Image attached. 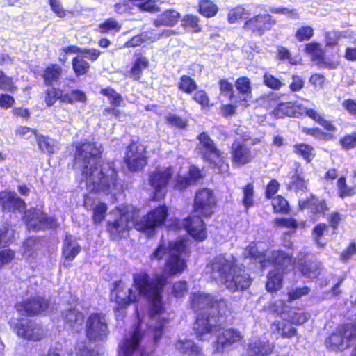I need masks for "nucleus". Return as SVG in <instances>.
Wrapping results in <instances>:
<instances>
[{"instance_id": "obj_1", "label": "nucleus", "mask_w": 356, "mask_h": 356, "mask_svg": "<svg viewBox=\"0 0 356 356\" xmlns=\"http://www.w3.org/2000/svg\"><path fill=\"white\" fill-rule=\"evenodd\" d=\"M191 254L190 247L185 238L170 241L167 245L164 243H159L149 255V259L159 261L166 255L164 273H156L152 277L145 270L134 273L132 285L138 291V295L130 288L124 298L120 296L124 288L122 282H115L114 302L117 305L114 308L115 312L124 310L131 303L138 302V296H140L149 302V318L163 314L165 312L163 293L168 283V277L179 276L186 270Z\"/></svg>"}, {"instance_id": "obj_2", "label": "nucleus", "mask_w": 356, "mask_h": 356, "mask_svg": "<svg viewBox=\"0 0 356 356\" xmlns=\"http://www.w3.org/2000/svg\"><path fill=\"white\" fill-rule=\"evenodd\" d=\"M102 149L94 141L76 143L72 161L73 168H79L81 180L93 193L106 195L118 189L120 184L118 170L112 162L100 163Z\"/></svg>"}, {"instance_id": "obj_3", "label": "nucleus", "mask_w": 356, "mask_h": 356, "mask_svg": "<svg viewBox=\"0 0 356 356\" xmlns=\"http://www.w3.org/2000/svg\"><path fill=\"white\" fill-rule=\"evenodd\" d=\"M213 273H218L225 287L232 291H244L250 287L252 279L242 264L232 257L227 259L224 255L215 257L211 262Z\"/></svg>"}, {"instance_id": "obj_4", "label": "nucleus", "mask_w": 356, "mask_h": 356, "mask_svg": "<svg viewBox=\"0 0 356 356\" xmlns=\"http://www.w3.org/2000/svg\"><path fill=\"white\" fill-rule=\"evenodd\" d=\"M213 305V296L205 293H193L191 296L190 306L191 309L197 314L193 323V331L197 338L202 340L203 337L211 334L218 327L212 319L216 316L208 312L212 309ZM216 322V321H214Z\"/></svg>"}, {"instance_id": "obj_5", "label": "nucleus", "mask_w": 356, "mask_h": 356, "mask_svg": "<svg viewBox=\"0 0 356 356\" xmlns=\"http://www.w3.org/2000/svg\"><path fill=\"white\" fill-rule=\"evenodd\" d=\"M120 216L113 220H109L106 223V231L111 240H120L127 235L131 229L129 222L134 223L139 216L140 209L132 205H123L118 208Z\"/></svg>"}, {"instance_id": "obj_6", "label": "nucleus", "mask_w": 356, "mask_h": 356, "mask_svg": "<svg viewBox=\"0 0 356 356\" xmlns=\"http://www.w3.org/2000/svg\"><path fill=\"white\" fill-rule=\"evenodd\" d=\"M356 340V323L346 322L339 325L325 340L330 351L342 352L348 349Z\"/></svg>"}, {"instance_id": "obj_7", "label": "nucleus", "mask_w": 356, "mask_h": 356, "mask_svg": "<svg viewBox=\"0 0 356 356\" xmlns=\"http://www.w3.org/2000/svg\"><path fill=\"white\" fill-rule=\"evenodd\" d=\"M169 216V207L165 204L159 205L149 211L140 219L135 220L134 229L146 234L148 236H154L157 228L165 225Z\"/></svg>"}, {"instance_id": "obj_8", "label": "nucleus", "mask_w": 356, "mask_h": 356, "mask_svg": "<svg viewBox=\"0 0 356 356\" xmlns=\"http://www.w3.org/2000/svg\"><path fill=\"white\" fill-rule=\"evenodd\" d=\"M204 151L202 156L211 168L218 170L219 173H224L229 170V166L226 161L223 152L219 150L214 141L206 132H201L197 137Z\"/></svg>"}, {"instance_id": "obj_9", "label": "nucleus", "mask_w": 356, "mask_h": 356, "mask_svg": "<svg viewBox=\"0 0 356 356\" xmlns=\"http://www.w3.org/2000/svg\"><path fill=\"white\" fill-rule=\"evenodd\" d=\"M217 207L218 200L213 190L204 187L196 191L192 205V213L209 219L215 214Z\"/></svg>"}, {"instance_id": "obj_10", "label": "nucleus", "mask_w": 356, "mask_h": 356, "mask_svg": "<svg viewBox=\"0 0 356 356\" xmlns=\"http://www.w3.org/2000/svg\"><path fill=\"white\" fill-rule=\"evenodd\" d=\"M276 24V19L270 14L259 13L245 19L242 29L250 38H261L270 31Z\"/></svg>"}, {"instance_id": "obj_11", "label": "nucleus", "mask_w": 356, "mask_h": 356, "mask_svg": "<svg viewBox=\"0 0 356 356\" xmlns=\"http://www.w3.org/2000/svg\"><path fill=\"white\" fill-rule=\"evenodd\" d=\"M109 334L108 325L106 314L92 312L88 315L86 321L85 335L90 341H102Z\"/></svg>"}, {"instance_id": "obj_12", "label": "nucleus", "mask_w": 356, "mask_h": 356, "mask_svg": "<svg viewBox=\"0 0 356 356\" xmlns=\"http://www.w3.org/2000/svg\"><path fill=\"white\" fill-rule=\"evenodd\" d=\"M13 331L17 337L29 341L39 342L47 337V330L43 325L31 318H19Z\"/></svg>"}, {"instance_id": "obj_13", "label": "nucleus", "mask_w": 356, "mask_h": 356, "mask_svg": "<svg viewBox=\"0 0 356 356\" xmlns=\"http://www.w3.org/2000/svg\"><path fill=\"white\" fill-rule=\"evenodd\" d=\"M123 161L130 172L143 171L148 162L145 147L138 142L131 140L125 148Z\"/></svg>"}, {"instance_id": "obj_14", "label": "nucleus", "mask_w": 356, "mask_h": 356, "mask_svg": "<svg viewBox=\"0 0 356 356\" xmlns=\"http://www.w3.org/2000/svg\"><path fill=\"white\" fill-rule=\"evenodd\" d=\"M50 305L44 296H30L15 304L14 308L22 316L37 317L45 314Z\"/></svg>"}, {"instance_id": "obj_15", "label": "nucleus", "mask_w": 356, "mask_h": 356, "mask_svg": "<svg viewBox=\"0 0 356 356\" xmlns=\"http://www.w3.org/2000/svg\"><path fill=\"white\" fill-rule=\"evenodd\" d=\"M280 95L270 92L266 95L265 102L267 106L270 107L273 104H276L275 107L270 112V115L275 118H284L286 117L300 118L302 115L301 111L302 106L301 105H296L292 102H278Z\"/></svg>"}, {"instance_id": "obj_16", "label": "nucleus", "mask_w": 356, "mask_h": 356, "mask_svg": "<svg viewBox=\"0 0 356 356\" xmlns=\"http://www.w3.org/2000/svg\"><path fill=\"white\" fill-rule=\"evenodd\" d=\"M204 219L205 218L199 214L192 213L185 218L183 221L184 230L197 242L204 241L208 236Z\"/></svg>"}, {"instance_id": "obj_17", "label": "nucleus", "mask_w": 356, "mask_h": 356, "mask_svg": "<svg viewBox=\"0 0 356 356\" xmlns=\"http://www.w3.org/2000/svg\"><path fill=\"white\" fill-rule=\"evenodd\" d=\"M243 337L241 332L235 328L224 329L217 335L213 343L214 352L223 353L229 351L235 343H239Z\"/></svg>"}, {"instance_id": "obj_18", "label": "nucleus", "mask_w": 356, "mask_h": 356, "mask_svg": "<svg viewBox=\"0 0 356 356\" xmlns=\"http://www.w3.org/2000/svg\"><path fill=\"white\" fill-rule=\"evenodd\" d=\"M298 208L301 211L308 209L315 219L325 216L330 210L327 200L324 198H319L313 193L305 199L300 200Z\"/></svg>"}, {"instance_id": "obj_19", "label": "nucleus", "mask_w": 356, "mask_h": 356, "mask_svg": "<svg viewBox=\"0 0 356 356\" xmlns=\"http://www.w3.org/2000/svg\"><path fill=\"white\" fill-rule=\"evenodd\" d=\"M328 225L325 222H319L316 224L312 229V234L314 242L321 248L325 246V243L322 242V238L325 232L328 230L329 227L333 230V233L336 234L337 229L343 221L341 214L339 211H332L327 216Z\"/></svg>"}, {"instance_id": "obj_20", "label": "nucleus", "mask_w": 356, "mask_h": 356, "mask_svg": "<svg viewBox=\"0 0 356 356\" xmlns=\"http://www.w3.org/2000/svg\"><path fill=\"white\" fill-rule=\"evenodd\" d=\"M0 207L4 213H23L26 208L25 201L11 191H0Z\"/></svg>"}, {"instance_id": "obj_21", "label": "nucleus", "mask_w": 356, "mask_h": 356, "mask_svg": "<svg viewBox=\"0 0 356 356\" xmlns=\"http://www.w3.org/2000/svg\"><path fill=\"white\" fill-rule=\"evenodd\" d=\"M303 51L310 56L312 61L316 62L321 67L332 70L336 69L338 66L337 62L325 60V52L321 44L316 41L306 43Z\"/></svg>"}, {"instance_id": "obj_22", "label": "nucleus", "mask_w": 356, "mask_h": 356, "mask_svg": "<svg viewBox=\"0 0 356 356\" xmlns=\"http://www.w3.org/2000/svg\"><path fill=\"white\" fill-rule=\"evenodd\" d=\"M231 159L234 165H245L252 160L251 147L244 141L236 139L230 149Z\"/></svg>"}, {"instance_id": "obj_23", "label": "nucleus", "mask_w": 356, "mask_h": 356, "mask_svg": "<svg viewBox=\"0 0 356 356\" xmlns=\"http://www.w3.org/2000/svg\"><path fill=\"white\" fill-rule=\"evenodd\" d=\"M100 94L108 98L111 105L103 110V115L114 116L115 118L120 117L121 112L118 108L123 103L122 96L110 86L102 88Z\"/></svg>"}, {"instance_id": "obj_24", "label": "nucleus", "mask_w": 356, "mask_h": 356, "mask_svg": "<svg viewBox=\"0 0 356 356\" xmlns=\"http://www.w3.org/2000/svg\"><path fill=\"white\" fill-rule=\"evenodd\" d=\"M150 63L148 58L141 53L134 54V60L129 69L126 71L124 76L133 81L140 82L143 72L149 67Z\"/></svg>"}, {"instance_id": "obj_25", "label": "nucleus", "mask_w": 356, "mask_h": 356, "mask_svg": "<svg viewBox=\"0 0 356 356\" xmlns=\"http://www.w3.org/2000/svg\"><path fill=\"white\" fill-rule=\"evenodd\" d=\"M173 169L171 166L166 168L156 167L149 175V184L150 186H165L169 184L172 179Z\"/></svg>"}, {"instance_id": "obj_26", "label": "nucleus", "mask_w": 356, "mask_h": 356, "mask_svg": "<svg viewBox=\"0 0 356 356\" xmlns=\"http://www.w3.org/2000/svg\"><path fill=\"white\" fill-rule=\"evenodd\" d=\"M62 318L65 327L77 331L84 320L83 314L76 307H70L62 312Z\"/></svg>"}, {"instance_id": "obj_27", "label": "nucleus", "mask_w": 356, "mask_h": 356, "mask_svg": "<svg viewBox=\"0 0 356 356\" xmlns=\"http://www.w3.org/2000/svg\"><path fill=\"white\" fill-rule=\"evenodd\" d=\"M298 268L303 277L313 281L320 276L323 268L319 261L305 260L298 262Z\"/></svg>"}, {"instance_id": "obj_28", "label": "nucleus", "mask_w": 356, "mask_h": 356, "mask_svg": "<svg viewBox=\"0 0 356 356\" xmlns=\"http://www.w3.org/2000/svg\"><path fill=\"white\" fill-rule=\"evenodd\" d=\"M63 75V68L57 63L47 65L40 74L43 83L47 86H51L60 82Z\"/></svg>"}, {"instance_id": "obj_29", "label": "nucleus", "mask_w": 356, "mask_h": 356, "mask_svg": "<svg viewBox=\"0 0 356 356\" xmlns=\"http://www.w3.org/2000/svg\"><path fill=\"white\" fill-rule=\"evenodd\" d=\"M273 350V346L268 341L256 340L248 344L245 356H268Z\"/></svg>"}, {"instance_id": "obj_30", "label": "nucleus", "mask_w": 356, "mask_h": 356, "mask_svg": "<svg viewBox=\"0 0 356 356\" xmlns=\"http://www.w3.org/2000/svg\"><path fill=\"white\" fill-rule=\"evenodd\" d=\"M81 247L72 238L71 235H66L62 247V257L68 261H73L80 253Z\"/></svg>"}, {"instance_id": "obj_31", "label": "nucleus", "mask_w": 356, "mask_h": 356, "mask_svg": "<svg viewBox=\"0 0 356 356\" xmlns=\"http://www.w3.org/2000/svg\"><path fill=\"white\" fill-rule=\"evenodd\" d=\"M235 87L240 95L244 96L238 102L244 106L249 105L247 97H252V83L250 79L248 76H240L235 81Z\"/></svg>"}, {"instance_id": "obj_32", "label": "nucleus", "mask_w": 356, "mask_h": 356, "mask_svg": "<svg viewBox=\"0 0 356 356\" xmlns=\"http://www.w3.org/2000/svg\"><path fill=\"white\" fill-rule=\"evenodd\" d=\"M180 14L173 9H168L161 13L154 21L155 26H174L179 22Z\"/></svg>"}, {"instance_id": "obj_33", "label": "nucleus", "mask_w": 356, "mask_h": 356, "mask_svg": "<svg viewBox=\"0 0 356 356\" xmlns=\"http://www.w3.org/2000/svg\"><path fill=\"white\" fill-rule=\"evenodd\" d=\"M139 326H137L131 337L124 341L122 346V355L120 356H131L133 352L138 349L143 337Z\"/></svg>"}, {"instance_id": "obj_34", "label": "nucleus", "mask_w": 356, "mask_h": 356, "mask_svg": "<svg viewBox=\"0 0 356 356\" xmlns=\"http://www.w3.org/2000/svg\"><path fill=\"white\" fill-rule=\"evenodd\" d=\"M268 266H273L275 268L284 270L291 261V256L282 250H274L269 258L266 257Z\"/></svg>"}, {"instance_id": "obj_35", "label": "nucleus", "mask_w": 356, "mask_h": 356, "mask_svg": "<svg viewBox=\"0 0 356 356\" xmlns=\"http://www.w3.org/2000/svg\"><path fill=\"white\" fill-rule=\"evenodd\" d=\"M212 309H215L217 312V314L215 315L216 318L212 319V323H215V320L216 321V323L218 325V327L213 332L217 331L220 328V323H218V318L222 317L226 318L227 316L231 315L233 313L232 308L229 305L228 301L225 298H220L217 300L213 296V305L212 306ZM214 316V314H213Z\"/></svg>"}, {"instance_id": "obj_36", "label": "nucleus", "mask_w": 356, "mask_h": 356, "mask_svg": "<svg viewBox=\"0 0 356 356\" xmlns=\"http://www.w3.org/2000/svg\"><path fill=\"white\" fill-rule=\"evenodd\" d=\"M273 333L280 334L282 338L291 339L297 336V330L290 325L287 320L275 321L271 325Z\"/></svg>"}, {"instance_id": "obj_37", "label": "nucleus", "mask_w": 356, "mask_h": 356, "mask_svg": "<svg viewBox=\"0 0 356 356\" xmlns=\"http://www.w3.org/2000/svg\"><path fill=\"white\" fill-rule=\"evenodd\" d=\"M293 152L297 156L302 157L307 163H310L316 156L314 147L305 143H296L293 146Z\"/></svg>"}, {"instance_id": "obj_38", "label": "nucleus", "mask_w": 356, "mask_h": 356, "mask_svg": "<svg viewBox=\"0 0 356 356\" xmlns=\"http://www.w3.org/2000/svg\"><path fill=\"white\" fill-rule=\"evenodd\" d=\"M283 273L270 270L267 275V281L266 282V289L270 293L276 292L282 287Z\"/></svg>"}, {"instance_id": "obj_39", "label": "nucleus", "mask_w": 356, "mask_h": 356, "mask_svg": "<svg viewBox=\"0 0 356 356\" xmlns=\"http://www.w3.org/2000/svg\"><path fill=\"white\" fill-rule=\"evenodd\" d=\"M286 188L289 191H293L295 193L307 191V181L305 177L296 170L295 173L290 177V181Z\"/></svg>"}, {"instance_id": "obj_40", "label": "nucleus", "mask_w": 356, "mask_h": 356, "mask_svg": "<svg viewBox=\"0 0 356 356\" xmlns=\"http://www.w3.org/2000/svg\"><path fill=\"white\" fill-rule=\"evenodd\" d=\"M218 10V5L211 0H200L198 1L197 11L204 17H213L217 15Z\"/></svg>"}, {"instance_id": "obj_41", "label": "nucleus", "mask_w": 356, "mask_h": 356, "mask_svg": "<svg viewBox=\"0 0 356 356\" xmlns=\"http://www.w3.org/2000/svg\"><path fill=\"white\" fill-rule=\"evenodd\" d=\"M47 3L52 13L59 19H65L74 16L75 11L65 9L60 0H47Z\"/></svg>"}, {"instance_id": "obj_42", "label": "nucleus", "mask_w": 356, "mask_h": 356, "mask_svg": "<svg viewBox=\"0 0 356 356\" xmlns=\"http://www.w3.org/2000/svg\"><path fill=\"white\" fill-rule=\"evenodd\" d=\"M86 93L79 89H73L68 92L62 93L61 103L74 104L76 103L86 104Z\"/></svg>"}, {"instance_id": "obj_43", "label": "nucleus", "mask_w": 356, "mask_h": 356, "mask_svg": "<svg viewBox=\"0 0 356 356\" xmlns=\"http://www.w3.org/2000/svg\"><path fill=\"white\" fill-rule=\"evenodd\" d=\"M181 26L185 30L192 33H197L202 31L200 17L193 14H187L184 16Z\"/></svg>"}, {"instance_id": "obj_44", "label": "nucleus", "mask_w": 356, "mask_h": 356, "mask_svg": "<svg viewBox=\"0 0 356 356\" xmlns=\"http://www.w3.org/2000/svg\"><path fill=\"white\" fill-rule=\"evenodd\" d=\"M44 211L38 207H31L23 211L22 220L27 227L33 230V225L38 223Z\"/></svg>"}, {"instance_id": "obj_45", "label": "nucleus", "mask_w": 356, "mask_h": 356, "mask_svg": "<svg viewBox=\"0 0 356 356\" xmlns=\"http://www.w3.org/2000/svg\"><path fill=\"white\" fill-rule=\"evenodd\" d=\"M58 227L57 220L54 216H48L44 211L40 218L38 223L33 225V231H44L50 229H56Z\"/></svg>"}, {"instance_id": "obj_46", "label": "nucleus", "mask_w": 356, "mask_h": 356, "mask_svg": "<svg viewBox=\"0 0 356 356\" xmlns=\"http://www.w3.org/2000/svg\"><path fill=\"white\" fill-rule=\"evenodd\" d=\"M247 257L250 258L256 262L261 264V268H264L268 266V261L264 252H259L257 249V244L251 242L246 248Z\"/></svg>"}, {"instance_id": "obj_47", "label": "nucleus", "mask_w": 356, "mask_h": 356, "mask_svg": "<svg viewBox=\"0 0 356 356\" xmlns=\"http://www.w3.org/2000/svg\"><path fill=\"white\" fill-rule=\"evenodd\" d=\"M72 70L76 76L87 74L90 69V63L86 60L83 56H76L72 60Z\"/></svg>"}, {"instance_id": "obj_48", "label": "nucleus", "mask_w": 356, "mask_h": 356, "mask_svg": "<svg viewBox=\"0 0 356 356\" xmlns=\"http://www.w3.org/2000/svg\"><path fill=\"white\" fill-rule=\"evenodd\" d=\"M177 88L182 92L191 95L197 89L198 85L191 76L184 74L180 76Z\"/></svg>"}, {"instance_id": "obj_49", "label": "nucleus", "mask_w": 356, "mask_h": 356, "mask_svg": "<svg viewBox=\"0 0 356 356\" xmlns=\"http://www.w3.org/2000/svg\"><path fill=\"white\" fill-rule=\"evenodd\" d=\"M121 28L122 24L112 17L98 24V31L102 34L115 33L119 32Z\"/></svg>"}, {"instance_id": "obj_50", "label": "nucleus", "mask_w": 356, "mask_h": 356, "mask_svg": "<svg viewBox=\"0 0 356 356\" xmlns=\"http://www.w3.org/2000/svg\"><path fill=\"white\" fill-rule=\"evenodd\" d=\"M250 13L242 6H237L231 9L227 14V20L234 24L249 18Z\"/></svg>"}, {"instance_id": "obj_51", "label": "nucleus", "mask_w": 356, "mask_h": 356, "mask_svg": "<svg viewBox=\"0 0 356 356\" xmlns=\"http://www.w3.org/2000/svg\"><path fill=\"white\" fill-rule=\"evenodd\" d=\"M273 200L272 207L275 213L287 215L290 213L289 203L282 195H277Z\"/></svg>"}, {"instance_id": "obj_52", "label": "nucleus", "mask_w": 356, "mask_h": 356, "mask_svg": "<svg viewBox=\"0 0 356 356\" xmlns=\"http://www.w3.org/2000/svg\"><path fill=\"white\" fill-rule=\"evenodd\" d=\"M337 195L341 199L351 197L355 194L354 188L348 185L346 178L344 176H341L337 179Z\"/></svg>"}, {"instance_id": "obj_53", "label": "nucleus", "mask_w": 356, "mask_h": 356, "mask_svg": "<svg viewBox=\"0 0 356 356\" xmlns=\"http://www.w3.org/2000/svg\"><path fill=\"white\" fill-rule=\"evenodd\" d=\"M192 99L198 105L200 106L202 109H209L213 106L211 103L210 97L207 92L203 90H196L193 92Z\"/></svg>"}, {"instance_id": "obj_54", "label": "nucleus", "mask_w": 356, "mask_h": 356, "mask_svg": "<svg viewBox=\"0 0 356 356\" xmlns=\"http://www.w3.org/2000/svg\"><path fill=\"white\" fill-rule=\"evenodd\" d=\"M254 184L252 182H249L243 187L242 202L247 210L254 205Z\"/></svg>"}, {"instance_id": "obj_55", "label": "nucleus", "mask_w": 356, "mask_h": 356, "mask_svg": "<svg viewBox=\"0 0 356 356\" xmlns=\"http://www.w3.org/2000/svg\"><path fill=\"white\" fill-rule=\"evenodd\" d=\"M108 207L106 203L99 202L93 209L92 219L95 225L101 224L105 219Z\"/></svg>"}, {"instance_id": "obj_56", "label": "nucleus", "mask_w": 356, "mask_h": 356, "mask_svg": "<svg viewBox=\"0 0 356 356\" xmlns=\"http://www.w3.org/2000/svg\"><path fill=\"white\" fill-rule=\"evenodd\" d=\"M63 90L56 88H49L44 91V102L49 107L53 106L57 100L61 102Z\"/></svg>"}, {"instance_id": "obj_57", "label": "nucleus", "mask_w": 356, "mask_h": 356, "mask_svg": "<svg viewBox=\"0 0 356 356\" xmlns=\"http://www.w3.org/2000/svg\"><path fill=\"white\" fill-rule=\"evenodd\" d=\"M273 225L275 228L285 227L295 232L298 227V222L293 218H276L273 220Z\"/></svg>"}, {"instance_id": "obj_58", "label": "nucleus", "mask_w": 356, "mask_h": 356, "mask_svg": "<svg viewBox=\"0 0 356 356\" xmlns=\"http://www.w3.org/2000/svg\"><path fill=\"white\" fill-rule=\"evenodd\" d=\"M314 35V29L309 25L302 26L297 29L294 37L299 42L309 40Z\"/></svg>"}, {"instance_id": "obj_59", "label": "nucleus", "mask_w": 356, "mask_h": 356, "mask_svg": "<svg viewBox=\"0 0 356 356\" xmlns=\"http://www.w3.org/2000/svg\"><path fill=\"white\" fill-rule=\"evenodd\" d=\"M263 83L268 88L274 90H279L284 83L278 78L275 77L271 73L265 72L263 75Z\"/></svg>"}, {"instance_id": "obj_60", "label": "nucleus", "mask_w": 356, "mask_h": 356, "mask_svg": "<svg viewBox=\"0 0 356 356\" xmlns=\"http://www.w3.org/2000/svg\"><path fill=\"white\" fill-rule=\"evenodd\" d=\"M165 122L168 125L175 127L179 129H185L188 126L186 119L172 113H168L165 116Z\"/></svg>"}, {"instance_id": "obj_61", "label": "nucleus", "mask_w": 356, "mask_h": 356, "mask_svg": "<svg viewBox=\"0 0 356 356\" xmlns=\"http://www.w3.org/2000/svg\"><path fill=\"white\" fill-rule=\"evenodd\" d=\"M17 89L13 78L7 76L2 70H0V90L14 93Z\"/></svg>"}, {"instance_id": "obj_62", "label": "nucleus", "mask_w": 356, "mask_h": 356, "mask_svg": "<svg viewBox=\"0 0 356 356\" xmlns=\"http://www.w3.org/2000/svg\"><path fill=\"white\" fill-rule=\"evenodd\" d=\"M169 322V318L162 317L159 318L158 324L152 327V332L153 339L155 343L159 342L161 339L164 330Z\"/></svg>"}, {"instance_id": "obj_63", "label": "nucleus", "mask_w": 356, "mask_h": 356, "mask_svg": "<svg viewBox=\"0 0 356 356\" xmlns=\"http://www.w3.org/2000/svg\"><path fill=\"white\" fill-rule=\"evenodd\" d=\"M339 144L344 150H350L356 147V131L346 134L339 140Z\"/></svg>"}, {"instance_id": "obj_64", "label": "nucleus", "mask_w": 356, "mask_h": 356, "mask_svg": "<svg viewBox=\"0 0 356 356\" xmlns=\"http://www.w3.org/2000/svg\"><path fill=\"white\" fill-rule=\"evenodd\" d=\"M35 136L36 138L38 146L42 152H47L48 154L54 153V147L51 143V138L49 137L42 134H39L38 132L37 136Z\"/></svg>"}]
</instances>
